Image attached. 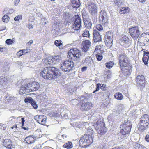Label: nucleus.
<instances>
[{"instance_id":"1","label":"nucleus","mask_w":149,"mask_h":149,"mask_svg":"<svg viewBox=\"0 0 149 149\" xmlns=\"http://www.w3.org/2000/svg\"><path fill=\"white\" fill-rule=\"evenodd\" d=\"M40 75L45 79L55 80L60 75L59 69L55 67H48L44 68Z\"/></svg>"},{"instance_id":"2","label":"nucleus","mask_w":149,"mask_h":149,"mask_svg":"<svg viewBox=\"0 0 149 149\" xmlns=\"http://www.w3.org/2000/svg\"><path fill=\"white\" fill-rule=\"evenodd\" d=\"M83 54L76 48L70 49L68 52V57L74 61H79L82 58Z\"/></svg>"},{"instance_id":"3","label":"nucleus","mask_w":149,"mask_h":149,"mask_svg":"<svg viewBox=\"0 0 149 149\" xmlns=\"http://www.w3.org/2000/svg\"><path fill=\"white\" fill-rule=\"evenodd\" d=\"M74 63L71 61L66 60L60 64V69L63 71L69 72L74 66Z\"/></svg>"},{"instance_id":"4","label":"nucleus","mask_w":149,"mask_h":149,"mask_svg":"<svg viewBox=\"0 0 149 149\" xmlns=\"http://www.w3.org/2000/svg\"><path fill=\"white\" fill-rule=\"evenodd\" d=\"M92 134H85L81 138L79 141V144L81 146H88L93 142V139L91 136Z\"/></svg>"},{"instance_id":"5","label":"nucleus","mask_w":149,"mask_h":149,"mask_svg":"<svg viewBox=\"0 0 149 149\" xmlns=\"http://www.w3.org/2000/svg\"><path fill=\"white\" fill-rule=\"evenodd\" d=\"M132 127V123L129 121H127L123 124V128L120 130V132L122 134L120 138L124 137L123 136L128 134L130 132Z\"/></svg>"},{"instance_id":"6","label":"nucleus","mask_w":149,"mask_h":149,"mask_svg":"<svg viewBox=\"0 0 149 149\" xmlns=\"http://www.w3.org/2000/svg\"><path fill=\"white\" fill-rule=\"evenodd\" d=\"M109 16L107 13L104 10L101 11L100 14V21L102 24L107 26L109 23Z\"/></svg>"},{"instance_id":"7","label":"nucleus","mask_w":149,"mask_h":149,"mask_svg":"<svg viewBox=\"0 0 149 149\" xmlns=\"http://www.w3.org/2000/svg\"><path fill=\"white\" fill-rule=\"evenodd\" d=\"M119 65L120 67L129 66V58L125 54H120L119 57Z\"/></svg>"},{"instance_id":"8","label":"nucleus","mask_w":149,"mask_h":149,"mask_svg":"<svg viewBox=\"0 0 149 149\" xmlns=\"http://www.w3.org/2000/svg\"><path fill=\"white\" fill-rule=\"evenodd\" d=\"M128 29L132 38L134 40L137 39L140 34L139 27L136 26H132L129 28Z\"/></svg>"},{"instance_id":"9","label":"nucleus","mask_w":149,"mask_h":149,"mask_svg":"<svg viewBox=\"0 0 149 149\" xmlns=\"http://www.w3.org/2000/svg\"><path fill=\"white\" fill-rule=\"evenodd\" d=\"M71 27L72 28L77 30L80 29L82 27L81 18L78 15H75L74 22Z\"/></svg>"},{"instance_id":"10","label":"nucleus","mask_w":149,"mask_h":149,"mask_svg":"<svg viewBox=\"0 0 149 149\" xmlns=\"http://www.w3.org/2000/svg\"><path fill=\"white\" fill-rule=\"evenodd\" d=\"M89 11L91 15L97 16V5L94 3H91L88 6Z\"/></svg>"},{"instance_id":"11","label":"nucleus","mask_w":149,"mask_h":149,"mask_svg":"<svg viewBox=\"0 0 149 149\" xmlns=\"http://www.w3.org/2000/svg\"><path fill=\"white\" fill-rule=\"evenodd\" d=\"M136 81L137 84L141 88H143L145 84V78L144 76L142 75H138L136 79Z\"/></svg>"},{"instance_id":"12","label":"nucleus","mask_w":149,"mask_h":149,"mask_svg":"<svg viewBox=\"0 0 149 149\" xmlns=\"http://www.w3.org/2000/svg\"><path fill=\"white\" fill-rule=\"evenodd\" d=\"M86 98V96H81L77 99H72L70 100V102L74 105H77L79 103H83L84 100Z\"/></svg>"},{"instance_id":"13","label":"nucleus","mask_w":149,"mask_h":149,"mask_svg":"<svg viewBox=\"0 0 149 149\" xmlns=\"http://www.w3.org/2000/svg\"><path fill=\"white\" fill-rule=\"evenodd\" d=\"M120 43L122 46L128 47L130 43L129 39L127 36H124L121 38Z\"/></svg>"},{"instance_id":"14","label":"nucleus","mask_w":149,"mask_h":149,"mask_svg":"<svg viewBox=\"0 0 149 149\" xmlns=\"http://www.w3.org/2000/svg\"><path fill=\"white\" fill-rule=\"evenodd\" d=\"M85 100L86 99L84 100V102L80 104H81V109L83 111H86L88 109H90L93 105V104L90 102L84 103Z\"/></svg>"},{"instance_id":"15","label":"nucleus","mask_w":149,"mask_h":149,"mask_svg":"<svg viewBox=\"0 0 149 149\" xmlns=\"http://www.w3.org/2000/svg\"><path fill=\"white\" fill-rule=\"evenodd\" d=\"M93 39L95 42L100 41L102 40L101 36L97 30H95L93 31Z\"/></svg>"},{"instance_id":"16","label":"nucleus","mask_w":149,"mask_h":149,"mask_svg":"<svg viewBox=\"0 0 149 149\" xmlns=\"http://www.w3.org/2000/svg\"><path fill=\"white\" fill-rule=\"evenodd\" d=\"M91 42L88 40L83 41L82 43V45L83 46L82 51L84 52H87L89 48L91 46Z\"/></svg>"},{"instance_id":"17","label":"nucleus","mask_w":149,"mask_h":149,"mask_svg":"<svg viewBox=\"0 0 149 149\" xmlns=\"http://www.w3.org/2000/svg\"><path fill=\"white\" fill-rule=\"evenodd\" d=\"M3 145L7 148L11 149L15 147V146L12 144L11 141L9 139H6L3 143Z\"/></svg>"},{"instance_id":"18","label":"nucleus","mask_w":149,"mask_h":149,"mask_svg":"<svg viewBox=\"0 0 149 149\" xmlns=\"http://www.w3.org/2000/svg\"><path fill=\"white\" fill-rule=\"evenodd\" d=\"M105 124L102 121H97L95 123H94L93 126L95 129L97 131L101 129L102 127L105 126Z\"/></svg>"},{"instance_id":"19","label":"nucleus","mask_w":149,"mask_h":149,"mask_svg":"<svg viewBox=\"0 0 149 149\" xmlns=\"http://www.w3.org/2000/svg\"><path fill=\"white\" fill-rule=\"evenodd\" d=\"M149 116L148 115L145 114L142 115L141 118L140 123H142L146 124H149Z\"/></svg>"},{"instance_id":"20","label":"nucleus","mask_w":149,"mask_h":149,"mask_svg":"<svg viewBox=\"0 0 149 149\" xmlns=\"http://www.w3.org/2000/svg\"><path fill=\"white\" fill-rule=\"evenodd\" d=\"M84 22V27H86L88 29L91 28L92 26V23L91 20L88 18L83 20Z\"/></svg>"},{"instance_id":"21","label":"nucleus","mask_w":149,"mask_h":149,"mask_svg":"<svg viewBox=\"0 0 149 149\" xmlns=\"http://www.w3.org/2000/svg\"><path fill=\"white\" fill-rule=\"evenodd\" d=\"M71 6L75 8H77L80 5V3L79 0H71Z\"/></svg>"},{"instance_id":"22","label":"nucleus","mask_w":149,"mask_h":149,"mask_svg":"<svg viewBox=\"0 0 149 149\" xmlns=\"http://www.w3.org/2000/svg\"><path fill=\"white\" fill-rule=\"evenodd\" d=\"M86 63L88 66L90 67H93L94 63L91 57L89 56L88 57L86 58Z\"/></svg>"},{"instance_id":"23","label":"nucleus","mask_w":149,"mask_h":149,"mask_svg":"<svg viewBox=\"0 0 149 149\" xmlns=\"http://www.w3.org/2000/svg\"><path fill=\"white\" fill-rule=\"evenodd\" d=\"M149 54V52L144 51V55L142 58V60L144 62V64L146 65L148 64V62L149 58L148 56Z\"/></svg>"},{"instance_id":"24","label":"nucleus","mask_w":149,"mask_h":149,"mask_svg":"<svg viewBox=\"0 0 149 149\" xmlns=\"http://www.w3.org/2000/svg\"><path fill=\"white\" fill-rule=\"evenodd\" d=\"M120 68H121V72H122L125 76H127L129 74V69L130 68L129 66L120 67Z\"/></svg>"},{"instance_id":"25","label":"nucleus","mask_w":149,"mask_h":149,"mask_svg":"<svg viewBox=\"0 0 149 149\" xmlns=\"http://www.w3.org/2000/svg\"><path fill=\"white\" fill-rule=\"evenodd\" d=\"M26 143L28 144H30L34 142V138L32 136H29L26 138L24 139Z\"/></svg>"},{"instance_id":"26","label":"nucleus","mask_w":149,"mask_h":149,"mask_svg":"<svg viewBox=\"0 0 149 149\" xmlns=\"http://www.w3.org/2000/svg\"><path fill=\"white\" fill-rule=\"evenodd\" d=\"M32 84V87L31 88V91H35L39 88L40 86L39 83L38 82H33Z\"/></svg>"},{"instance_id":"27","label":"nucleus","mask_w":149,"mask_h":149,"mask_svg":"<svg viewBox=\"0 0 149 149\" xmlns=\"http://www.w3.org/2000/svg\"><path fill=\"white\" fill-rule=\"evenodd\" d=\"M29 92V91H28V90L26 88L25 86L23 85L21 86L19 93L20 94L22 95Z\"/></svg>"},{"instance_id":"28","label":"nucleus","mask_w":149,"mask_h":149,"mask_svg":"<svg viewBox=\"0 0 149 149\" xmlns=\"http://www.w3.org/2000/svg\"><path fill=\"white\" fill-rule=\"evenodd\" d=\"M107 131V130L106 127L104 126L102 127V128L98 130L97 131L98 134L100 135L99 136H100L101 135L104 134Z\"/></svg>"},{"instance_id":"29","label":"nucleus","mask_w":149,"mask_h":149,"mask_svg":"<svg viewBox=\"0 0 149 149\" xmlns=\"http://www.w3.org/2000/svg\"><path fill=\"white\" fill-rule=\"evenodd\" d=\"M55 61H54L53 59H52V57L48 58L47 59L45 60V62L47 65H53V64H55Z\"/></svg>"},{"instance_id":"30","label":"nucleus","mask_w":149,"mask_h":149,"mask_svg":"<svg viewBox=\"0 0 149 149\" xmlns=\"http://www.w3.org/2000/svg\"><path fill=\"white\" fill-rule=\"evenodd\" d=\"M148 125V124L143 123H140V125L139 127L138 130L140 131H143L146 130V127Z\"/></svg>"},{"instance_id":"31","label":"nucleus","mask_w":149,"mask_h":149,"mask_svg":"<svg viewBox=\"0 0 149 149\" xmlns=\"http://www.w3.org/2000/svg\"><path fill=\"white\" fill-rule=\"evenodd\" d=\"M104 40H105V41L107 42V43H112L113 40V37H110V36H106L105 35L104 38Z\"/></svg>"},{"instance_id":"32","label":"nucleus","mask_w":149,"mask_h":149,"mask_svg":"<svg viewBox=\"0 0 149 149\" xmlns=\"http://www.w3.org/2000/svg\"><path fill=\"white\" fill-rule=\"evenodd\" d=\"M8 80V79L6 77L0 78V84L4 86L6 84Z\"/></svg>"},{"instance_id":"33","label":"nucleus","mask_w":149,"mask_h":149,"mask_svg":"<svg viewBox=\"0 0 149 149\" xmlns=\"http://www.w3.org/2000/svg\"><path fill=\"white\" fill-rule=\"evenodd\" d=\"M129 12V8L128 7H123L120 10V13L121 14H125Z\"/></svg>"},{"instance_id":"34","label":"nucleus","mask_w":149,"mask_h":149,"mask_svg":"<svg viewBox=\"0 0 149 149\" xmlns=\"http://www.w3.org/2000/svg\"><path fill=\"white\" fill-rule=\"evenodd\" d=\"M114 96L115 98L118 100H121L123 98L122 94L120 92L116 93L115 94Z\"/></svg>"},{"instance_id":"35","label":"nucleus","mask_w":149,"mask_h":149,"mask_svg":"<svg viewBox=\"0 0 149 149\" xmlns=\"http://www.w3.org/2000/svg\"><path fill=\"white\" fill-rule=\"evenodd\" d=\"M63 147L67 148H70L72 147V142L69 141L64 144Z\"/></svg>"},{"instance_id":"36","label":"nucleus","mask_w":149,"mask_h":149,"mask_svg":"<svg viewBox=\"0 0 149 149\" xmlns=\"http://www.w3.org/2000/svg\"><path fill=\"white\" fill-rule=\"evenodd\" d=\"M52 59H53L55 62V63H56L57 62H58L60 60L61 57L60 55H56L52 56Z\"/></svg>"},{"instance_id":"37","label":"nucleus","mask_w":149,"mask_h":149,"mask_svg":"<svg viewBox=\"0 0 149 149\" xmlns=\"http://www.w3.org/2000/svg\"><path fill=\"white\" fill-rule=\"evenodd\" d=\"M114 62L113 61H110L106 63V66L108 68H111L113 65Z\"/></svg>"},{"instance_id":"38","label":"nucleus","mask_w":149,"mask_h":149,"mask_svg":"<svg viewBox=\"0 0 149 149\" xmlns=\"http://www.w3.org/2000/svg\"><path fill=\"white\" fill-rule=\"evenodd\" d=\"M88 29H87L85 30L82 35L83 37H90V34Z\"/></svg>"},{"instance_id":"39","label":"nucleus","mask_w":149,"mask_h":149,"mask_svg":"<svg viewBox=\"0 0 149 149\" xmlns=\"http://www.w3.org/2000/svg\"><path fill=\"white\" fill-rule=\"evenodd\" d=\"M32 83L33 82H31L26 84L24 86H25L26 88L28 90V91H29V92L32 91H31V88L32 87Z\"/></svg>"},{"instance_id":"40","label":"nucleus","mask_w":149,"mask_h":149,"mask_svg":"<svg viewBox=\"0 0 149 149\" xmlns=\"http://www.w3.org/2000/svg\"><path fill=\"white\" fill-rule=\"evenodd\" d=\"M2 19L3 22L7 23L9 19V17L8 15H6L3 17Z\"/></svg>"},{"instance_id":"41","label":"nucleus","mask_w":149,"mask_h":149,"mask_svg":"<svg viewBox=\"0 0 149 149\" xmlns=\"http://www.w3.org/2000/svg\"><path fill=\"white\" fill-rule=\"evenodd\" d=\"M33 100H34L31 97L26 98L24 99V101L25 103H30L31 104Z\"/></svg>"},{"instance_id":"42","label":"nucleus","mask_w":149,"mask_h":149,"mask_svg":"<svg viewBox=\"0 0 149 149\" xmlns=\"http://www.w3.org/2000/svg\"><path fill=\"white\" fill-rule=\"evenodd\" d=\"M117 110L118 112H120L122 110H123L125 107L122 104L118 105L117 107Z\"/></svg>"},{"instance_id":"43","label":"nucleus","mask_w":149,"mask_h":149,"mask_svg":"<svg viewBox=\"0 0 149 149\" xmlns=\"http://www.w3.org/2000/svg\"><path fill=\"white\" fill-rule=\"evenodd\" d=\"M61 41L60 40H56L54 44L56 46L59 47L61 45H63L62 43L61 42Z\"/></svg>"},{"instance_id":"44","label":"nucleus","mask_w":149,"mask_h":149,"mask_svg":"<svg viewBox=\"0 0 149 149\" xmlns=\"http://www.w3.org/2000/svg\"><path fill=\"white\" fill-rule=\"evenodd\" d=\"M45 117V116L44 115H40L39 116L38 120V122L39 124H40L41 123V121H42V120L43 118Z\"/></svg>"},{"instance_id":"45","label":"nucleus","mask_w":149,"mask_h":149,"mask_svg":"<svg viewBox=\"0 0 149 149\" xmlns=\"http://www.w3.org/2000/svg\"><path fill=\"white\" fill-rule=\"evenodd\" d=\"M31 105L33 106V107L35 109H36L38 108V105L36 104V102L34 101H33L32 103L31 104Z\"/></svg>"},{"instance_id":"46","label":"nucleus","mask_w":149,"mask_h":149,"mask_svg":"<svg viewBox=\"0 0 149 149\" xmlns=\"http://www.w3.org/2000/svg\"><path fill=\"white\" fill-rule=\"evenodd\" d=\"M96 29L99 31H102L103 30V28L102 26L100 24H97L96 25Z\"/></svg>"},{"instance_id":"47","label":"nucleus","mask_w":149,"mask_h":149,"mask_svg":"<svg viewBox=\"0 0 149 149\" xmlns=\"http://www.w3.org/2000/svg\"><path fill=\"white\" fill-rule=\"evenodd\" d=\"M88 15L86 14V12H83L82 13V17L83 19V20L85 19H87Z\"/></svg>"},{"instance_id":"48","label":"nucleus","mask_w":149,"mask_h":149,"mask_svg":"<svg viewBox=\"0 0 149 149\" xmlns=\"http://www.w3.org/2000/svg\"><path fill=\"white\" fill-rule=\"evenodd\" d=\"M22 19V16L21 15H18L17 16H16L14 18V20L15 21H19V19Z\"/></svg>"},{"instance_id":"49","label":"nucleus","mask_w":149,"mask_h":149,"mask_svg":"<svg viewBox=\"0 0 149 149\" xmlns=\"http://www.w3.org/2000/svg\"><path fill=\"white\" fill-rule=\"evenodd\" d=\"M97 59L99 61H100L102 59V56L101 54H96Z\"/></svg>"},{"instance_id":"50","label":"nucleus","mask_w":149,"mask_h":149,"mask_svg":"<svg viewBox=\"0 0 149 149\" xmlns=\"http://www.w3.org/2000/svg\"><path fill=\"white\" fill-rule=\"evenodd\" d=\"M114 3L115 5L117 6H119L121 4L120 0H115Z\"/></svg>"},{"instance_id":"51","label":"nucleus","mask_w":149,"mask_h":149,"mask_svg":"<svg viewBox=\"0 0 149 149\" xmlns=\"http://www.w3.org/2000/svg\"><path fill=\"white\" fill-rule=\"evenodd\" d=\"M105 35L106 36H110V37H113V33L111 32L110 31H108L107 32H106V34H105Z\"/></svg>"},{"instance_id":"52","label":"nucleus","mask_w":149,"mask_h":149,"mask_svg":"<svg viewBox=\"0 0 149 149\" xmlns=\"http://www.w3.org/2000/svg\"><path fill=\"white\" fill-rule=\"evenodd\" d=\"M102 46L101 45H97L95 48V50L97 51V50H99L100 51H102Z\"/></svg>"},{"instance_id":"53","label":"nucleus","mask_w":149,"mask_h":149,"mask_svg":"<svg viewBox=\"0 0 149 149\" xmlns=\"http://www.w3.org/2000/svg\"><path fill=\"white\" fill-rule=\"evenodd\" d=\"M23 54L21 50L19 51L17 53V55L18 57H19Z\"/></svg>"},{"instance_id":"54","label":"nucleus","mask_w":149,"mask_h":149,"mask_svg":"<svg viewBox=\"0 0 149 149\" xmlns=\"http://www.w3.org/2000/svg\"><path fill=\"white\" fill-rule=\"evenodd\" d=\"M12 40L10 39H7L6 41V43L7 44L9 45L10 44H11L12 42Z\"/></svg>"},{"instance_id":"55","label":"nucleus","mask_w":149,"mask_h":149,"mask_svg":"<svg viewBox=\"0 0 149 149\" xmlns=\"http://www.w3.org/2000/svg\"><path fill=\"white\" fill-rule=\"evenodd\" d=\"M46 119L45 118V117L43 118L42 120V121H42L41 122V123L40 124L43 125H45V123H46Z\"/></svg>"},{"instance_id":"56","label":"nucleus","mask_w":149,"mask_h":149,"mask_svg":"<svg viewBox=\"0 0 149 149\" xmlns=\"http://www.w3.org/2000/svg\"><path fill=\"white\" fill-rule=\"evenodd\" d=\"M106 86V85L105 84H103L102 85V86L100 87V88L104 91L105 90V87Z\"/></svg>"},{"instance_id":"57","label":"nucleus","mask_w":149,"mask_h":149,"mask_svg":"<svg viewBox=\"0 0 149 149\" xmlns=\"http://www.w3.org/2000/svg\"><path fill=\"white\" fill-rule=\"evenodd\" d=\"M106 145L104 144L102 145V146H100V147H99V149H106Z\"/></svg>"},{"instance_id":"58","label":"nucleus","mask_w":149,"mask_h":149,"mask_svg":"<svg viewBox=\"0 0 149 149\" xmlns=\"http://www.w3.org/2000/svg\"><path fill=\"white\" fill-rule=\"evenodd\" d=\"M20 0H15L14 2V4L15 6H17L19 3Z\"/></svg>"},{"instance_id":"59","label":"nucleus","mask_w":149,"mask_h":149,"mask_svg":"<svg viewBox=\"0 0 149 149\" xmlns=\"http://www.w3.org/2000/svg\"><path fill=\"white\" fill-rule=\"evenodd\" d=\"M145 139L147 142H149V135H146L145 137Z\"/></svg>"},{"instance_id":"60","label":"nucleus","mask_w":149,"mask_h":149,"mask_svg":"<svg viewBox=\"0 0 149 149\" xmlns=\"http://www.w3.org/2000/svg\"><path fill=\"white\" fill-rule=\"evenodd\" d=\"M87 68V67L84 66L82 67L81 68V71L82 72L85 71H86Z\"/></svg>"},{"instance_id":"61","label":"nucleus","mask_w":149,"mask_h":149,"mask_svg":"<svg viewBox=\"0 0 149 149\" xmlns=\"http://www.w3.org/2000/svg\"><path fill=\"white\" fill-rule=\"evenodd\" d=\"M21 50L23 54H25L28 52V51L27 50L24 49Z\"/></svg>"},{"instance_id":"62","label":"nucleus","mask_w":149,"mask_h":149,"mask_svg":"<svg viewBox=\"0 0 149 149\" xmlns=\"http://www.w3.org/2000/svg\"><path fill=\"white\" fill-rule=\"evenodd\" d=\"M28 28L29 29H32L33 28V25L30 24H28Z\"/></svg>"},{"instance_id":"63","label":"nucleus","mask_w":149,"mask_h":149,"mask_svg":"<svg viewBox=\"0 0 149 149\" xmlns=\"http://www.w3.org/2000/svg\"><path fill=\"white\" fill-rule=\"evenodd\" d=\"M17 63L18 64V65L22 66V63L21 61H17Z\"/></svg>"},{"instance_id":"64","label":"nucleus","mask_w":149,"mask_h":149,"mask_svg":"<svg viewBox=\"0 0 149 149\" xmlns=\"http://www.w3.org/2000/svg\"><path fill=\"white\" fill-rule=\"evenodd\" d=\"M44 149H53V148L51 147H46L44 148Z\"/></svg>"}]
</instances>
